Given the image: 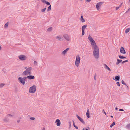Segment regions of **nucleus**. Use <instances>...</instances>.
<instances>
[{
  "instance_id": "obj_31",
  "label": "nucleus",
  "mask_w": 130,
  "mask_h": 130,
  "mask_svg": "<svg viewBox=\"0 0 130 130\" xmlns=\"http://www.w3.org/2000/svg\"><path fill=\"white\" fill-rule=\"evenodd\" d=\"M115 125V122H113L110 125V127L112 128Z\"/></svg>"
},
{
  "instance_id": "obj_55",
  "label": "nucleus",
  "mask_w": 130,
  "mask_h": 130,
  "mask_svg": "<svg viewBox=\"0 0 130 130\" xmlns=\"http://www.w3.org/2000/svg\"><path fill=\"white\" fill-rule=\"evenodd\" d=\"M20 121L19 120H18V121H17V122L18 123H19V122H20Z\"/></svg>"
},
{
  "instance_id": "obj_45",
  "label": "nucleus",
  "mask_w": 130,
  "mask_h": 130,
  "mask_svg": "<svg viewBox=\"0 0 130 130\" xmlns=\"http://www.w3.org/2000/svg\"><path fill=\"white\" fill-rule=\"evenodd\" d=\"M82 130H88V129H86V128H83L82 129Z\"/></svg>"
},
{
  "instance_id": "obj_11",
  "label": "nucleus",
  "mask_w": 130,
  "mask_h": 130,
  "mask_svg": "<svg viewBox=\"0 0 130 130\" xmlns=\"http://www.w3.org/2000/svg\"><path fill=\"white\" fill-rule=\"evenodd\" d=\"M120 52L121 53L124 54H125L126 53L123 47H121L120 48Z\"/></svg>"
},
{
  "instance_id": "obj_22",
  "label": "nucleus",
  "mask_w": 130,
  "mask_h": 130,
  "mask_svg": "<svg viewBox=\"0 0 130 130\" xmlns=\"http://www.w3.org/2000/svg\"><path fill=\"white\" fill-rule=\"evenodd\" d=\"M104 65L106 69H107L109 71L111 70L110 69L106 64H104Z\"/></svg>"
},
{
  "instance_id": "obj_20",
  "label": "nucleus",
  "mask_w": 130,
  "mask_h": 130,
  "mask_svg": "<svg viewBox=\"0 0 130 130\" xmlns=\"http://www.w3.org/2000/svg\"><path fill=\"white\" fill-rule=\"evenodd\" d=\"M88 39L89 40L90 42H91L93 40V39L92 37H91V36H90V35H89L88 36Z\"/></svg>"
},
{
  "instance_id": "obj_43",
  "label": "nucleus",
  "mask_w": 130,
  "mask_h": 130,
  "mask_svg": "<svg viewBox=\"0 0 130 130\" xmlns=\"http://www.w3.org/2000/svg\"><path fill=\"white\" fill-rule=\"evenodd\" d=\"M119 111H124V110L123 109H119Z\"/></svg>"
},
{
  "instance_id": "obj_10",
  "label": "nucleus",
  "mask_w": 130,
  "mask_h": 130,
  "mask_svg": "<svg viewBox=\"0 0 130 130\" xmlns=\"http://www.w3.org/2000/svg\"><path fill=\"white\" fill-rule=\"evenodd\" d=\"M90 42L92 48H93L94 46H97L94 40Z\"/></svg>"
},
{
  "instance_id": "obj_26",
  "label": "nucleus",
  "mask_w": 130,
  "mask_h": 130,
  "mask_svg": "<svg viewBox=\"0 0 130 130\" xmlns=\"http://www.w3.org/2000/svg\"><path fill=\"white\" fill-rule=\"evenodd\" d=\"M130 30V28H128L125 31V33H128L129 31Z\"/></svg>"
},
{
  "instance_id": "obj_38",
  "label": "nucleus",
  "mask_w": 130,
  "mask_h": 130,
  "mask_svg": "<svg viewBox=\"0 0 130 130\" xmlns=\"http://www.w3.org/2000/svg\"><path fill=\"white\" fill-rule=\"evenodd\" d=\"M46 9V8H45L42 9L41 10V11L42 12H44L45 11Z\"/></svg>"
},
{
  "instance_id": "obj_42",
  "label": "nucleus",
  "mask_w": 130,
  "mask_h": 130,
  "mask_svg": "<svg viewBox=\"0 0 130 130\" xmlns=\"http://www.w3.org/2000/svg\"><path fill=\"white\" fill-rule=\"evenodd\" d=\"M30 119L32 120H34L35 119V118L33 117H31Z\"/></svg>"
},
{
  "instance_id": "obj_13",
  "label": "nucleus",
  "mask_w": 130,
  "mask_h": 130,
  "mask_svg": "<svg viewBox=\"0 0 130 130\" xmlns=\"http://www.w3.org/2000/svg\"><path fill=\"white\" fill-rule=\"evenodd\" d=\"M92 48L93 49V52L99 51L98 47L97 46H94Z\"/></svg>"
},
{
  "instance_id": "obj_41",
  "label": "nucleus",
  "mask_w": 130,
  "mask_h": 130,
  "mask_svg": "<svg viewBox=\"0 0 130 130\" xmlns=\"http://www.w3.org/2000/svg\"><path fill=\"white\" fill-rule=\"evenodd\" d=\"M116 83L118 86H120V84L119 82H117Z\"/></svg>"
},
{
  "instance_id": "obj_7",
  "label": "nucleus",
  "mask_w": 130,
  "mask_h": 130,
  "mask_svg": "<svg viewBox=\"0 0 130 130\" xmlns=\"http://www.w3.org/2000/svg\"><path fill=\"white\" fill-rule=\"evenodd\" d=\"M18 80L23 85L25 84V81L24 79H23L21 77H20L18 78Z\"/></svg>"
},
{
  "instance_id": "obj_59",
  "label": "nucleus",
  "mask_w": 130,
  "mask_h": 130,
  "mask_svg": "<svg viewBox=\"0 0 130 130\" xmlns=\"http://www.w3.org/2000/svg\"><path fill=\"white\" fill-rule=\"evenodd\" d=\"M129 2H130V0H129Z\"/></svg>"
},
{
  "instance_id": "obj_46",
  "label": "nucleus",
  "mask_w": 130,
  "mask_h": 130,
  "mask_svg": "<svg viewBox=\"0 0 130 130\" xmlns=\"http://www.w3.org/2000/svg\"><path fill=\"white\" fill-rule=\"evenodd\" d=\"M28 76L27 77H24V78H23V79H24V81H25V79H26V78H28Z\"/></svg>"
},
{
  "instance_id": "obj_35",
  "label": "nucleus",
  "mask_w": 130,
  "mask_h": 130,
  "mask_svg": "<svg viewBox=\"0 0 130 130\" xmlns=\"http://www.w3.org/2000/svg\"><path fill=\"white\" fill-rule=\"evenodd\" d=\"M73 125L74 127H75L76 129H78V127L77 126H76L74 124V121H73Z\"/></svg>"
},
{
  "instance_id": "obj_24",
  "label": "nucleus",
  "mask_w": 130,
  "mask_h": 130,
  "mask_svg": "<svg viewBox=\"0 0 130 130\" xmlns=\"http://www.w3.org/2000/svg\"><path fill=\"white\" fill-rule=\"evenodd\" d=\"M119 58H120L122 59L126 58L125 57L122 56L121 55H119Z\"/></svg>"
},
{
  "instance_id": "obj_57",
  "label": "nucleus",
  "mask_w": 130,
  "mask_h": 130,
  "mask_svg": "<svg viewBox=\"0 0 130 130\" xmlns=\"http://www.w3.org/2000/svg\"><path fill=\"white\" fill-rule=\"evenodd\" d=\"M118 109V108L117 107H116L115 108V110H117Z\"/></svg>"
},
{
  "instance_id": "obj_29",
  "label": "nucleus",
  "mask_w": 130,
  "mask_h": 130,
  "mask_svg": "<svg viewBox=\"0 0 130 130\" xmlns=\"http://www.w3.org/2000/svg\"><path fill=\"white\" fill-rule=\"evenodd\" d=\"M52 30V27H49L48 29H47V31H51Z\"/></svg>"
},
{
  "instance_id": "obj_39",
  "label": "nucleus",
  "mask_w": 130,
  "mask_h": 130,
  "mask_svg": "<svg viewBox=\"0 0 130 130\" xmlns=\"http://www.w3.org/2000/svg\"><path fill=\"white\" fill-rule=\"evenodd\" d=\"M82 30V36H83L84 35V34H85V32H84V30Z\"/></svg>"
},
{
  "instance_id": "obj_58",
  "label": "nucleus",
  "mask_w": 130,
  "mask_h": 130,
  "mask_svg": "<svg viewBox=\"0 0 130 130\" xmlns=\"http://www.w3.org/2000/svg\"><path fill=\"white\" fill-rule=\"evenodd\" d=\"M111 118H113V116H112V115H111Z\"/></svg>"
},
{
  "instance_id": "obj_17",
  "label": "nucleus",
  "mask_w": 130,
  "mask_h": 130,
  "mask_svg": "<svg viewBox=\"0 0 130 130\" xmlns=\"http://www.w3.org/2000/svg\"><path fill=\"white\" fill-rule=\"evenodd\" d=\"M41 2L43 3H45L47 4V5H50V3L47 1H46L45 0H41Z\"/></svg>"
},
{
  "instance_id": "obj_52",
  "label": "nucleus",
  "mask_w": 130,
  "mask_h": 130,
  "mask_svg": "<svg viewBox=\"0 0 130 130\" xmlns=\"http://www.w3.org/2000/svg\"><path fill=\"white\" fill-rule=\"evenodd\" d=\"M25 69H26L27 70L28 69V68L27 67H25L24 68Z\"/></svg>"
},
{
  "instance_id": "obj_3",
  "label": "nucleus",
  "mask_w": 130,
  "mask_h": 130,
  "mask_svg": "<svg viewBox=\"0 0 130 130\" xmlns=\"http://www.w3.org/2000/svg\"><path fill=\"white\" fill-rule=\"evenodd\" d=\"M36 86L35 85H33L30 88L29 92L31 93H34L36 92Z\"/></svg>"
},
{
  "instance_id": "obj_18",
  "label": "nucleus",
  "mask_w": 130,
  "mask_h": 130,
  "mask_svg": "<svg viewBox=\"0 0 130 130\" xmlns=\"http://www.w3.org/2000/svg\"><path fill=\"white\" fill-rule=\"evenodd\" d=\"M69 48H68L66 49L65 50L63 51L62 53V54H63L65 55L66 53L67 52L68 50H69Z\"/></svg>"
},
{
  "instance_id": "obj_36",
  "label": "nucleus",
  "mask_w": 130,
  "mask_h": 130,
  "mask_svg": "<svg viewBox=\"0 0 130 130\" xmlns=\"http://www.w3.org/2000/svg\"><path fill=\"white\" fill-rule=\"evenodd\" d=\"M121 82L122 84H124L126 86L127 85L124 82L123 80H122Z\"/></svg>"
},
{
  "instance_id": "obj_15",
  "label": "nucleus",
  "mask_w": 130,
  "mask_h": 130,
  "mask_svg": "<svg viewBox=\"0 0 130 130\" xmlns=\"http://www.w3.org/2000/svg\"><path fill=\"white\" fill-rule=\"evenodd\" d=\"M28 78L29 79H32L35 78L34 76L33 75H29L28 76Z\"/></svg>"
},
{
  "instance_id": "obj_56",
  "label": "nucleus",
  "mask_w": 130,
  "mask_h": 130,
  "mask_svg": "<svg viewBox=\"0 0 130 130\" xmlns=\"http://www.w3.org/2000/svg\"><path fill=\"white\" fill-rule=\"evenodd\" d=\"M122 4H121L119 5V8H120V7H121V5H122Z\"/></svg>"
},
{
  "instance_id": "obj_25",
  "label": "nucleus",
  "mask_w": 130,
  "mask_h": 130,
  "mask_svg": "<svg viewBox=\"0 0 130 130\" xmlns=\"http://www.w3.org/2000/svg\"><path fill=\"white\" fill-rule=\"evenodd\" d=\"M96 6L97 10H99L100 9L99 7H100V6L97 3V4L96 5Z\"/></svg>"
},
{
  "instance_id": "obj_28",
  "label": "nucleus",
  "mask_w": 130,
  "mask_h": 130,
  "mask_svg": "<svg viewBox=\"0 0 130 130\" xmlns=\"http://www.w3.org/2000/svg\"><path fill=\"white\" fill-rule=\"evenodd\" d=\"M103 2H99L98 3V4L100 6L101 5L103 4Z\"/></svg>"
},
{
  "instance_id": "obj_48",
  "label": "nucleus",
  "mask_w": 130,
  "mask_h": 130,
  "mask_svg": "<svg viewBox=\"0 0 130 130\" xmlns=\"http://www.w3.org/2000/svg\"><path fill=\"white\" fill-rule=\"evenodd\" d=\"M89 109H88L87 110V112L86 113H89Z\"/></svg>"
},
{
  "instance_id": "obj_33",
  "label": "nucleus",
  "mask_w": 130,
  "mask_h": 130,
  "mask_svg": "<svg viewBox=\"0 0 130 130\" xmlns=\"http://www.w3.org/2000/svg\"><path fill=\"white\" fill-rule=\"evenodd\" d=\"M4 85V84L3 83L0 84V88L2 87Z\"/></svg>"
},
{
  "instance_id": "obj_8",
  "label": "nucleus",
  "mask_w": 130,
  "mask_h": 130,
  "mask_svg": "<svg viewBox=\"0 0 130 130\" xmlns=\"http://www.w3.org/2000/svg\"><path fill=\"white\" fill-rule=\"evenodd\" d=\"M63 36L65 40L68 41H69L70 39L69 36L67 34H64Z\"/></svg>"
},
{
  "instance_id": "obj_9",
  "label": "nucleus",
  "mask_w": 130,
  "mask_h": 130,
  "mask_svg": "<svg viewBox=\"0 0 130 130\" xmlns=\"http://www.w3.org/2000/svg\"><path fill=\"white\" fill-rule=\"evenodd\" d=\"M76 116L77 118L83 124H85V122L84 121L83 119L81 118L80 116H79L78 115L76 114Z\"/></svg>"
},
{
  "instance_id": "obj_30",
  "label": "nucleus",
  "mask_w": 130,
  "mask_h": 130,
  "mask_svg": "<svg viewBox=\"0 0 130 130\" xmlns=\"http://www.w3.org/2000/svg\"><path fill=\"white\" fill-rule=\"evenodd\" d=\"M126 127L128 129H130V124H128L126 126Z\"/></svg>"
},
{
  "instance_id": "obj_37",
  "label": "nucleus",
  "mask_w": 130,
  "mask_h": 130,
  "mask_svg": "<svg viewBox=\"0 0 130 130\" xmlns=\"http://www.w3.org/2000/svg\"><path fill=\"white\" fill-rule=\"evenodd\" d=\"M86 115L87 118H90V116L89 115V113H86Z\"/></svg>"
},
{
  "instance_id": "obj_32",
  "label": "nucleus",
  "mask_w": 130,
  "mask_h": 130,
  "mask_svg": "<svg viewBox=\"0 0 130 130\" xmlns=\"http://www.w3.org/2000/svg\"><path fill=\"white\" fill-rule=\"evenodd\" d=\"M128 60H125V61H122V62L121 63H122V64H124V63H125L126 62H128Z\"/></svg>"
},
{
  "instance_id": "obj_16",
  "label": "nucleus",
  "mask_w": 130,
  "mask_h": 130,
  "mask_svg": "<svg viewBox=\"0 0 130 130\" xmlns=\"http://www.w3.org/2000/svg\"><path fill=\"white\" fill-rule=\"evenodd\" d=\"M120 79V77L118 76H116L115 77V79L113 78V79L116 81H119Z\"/></svg>"
},
{
  "instance_id": "obj_50",
  "label": "nucleus",
  "mask_w": 130,
  "mask_h": 130,
  "mask_svg": "<svg viewBox=\"0 0 130 130\" xmlns=\"http://www.w3.org/2000/svg\"><path fill=\"white\" fill-rule=\"evenodd\" d=\"M91 0H86V2H90Z\"/></svg>"
},
{
  "instance_id": "obj_27",
  "label": "nucleus",
  "mask_w": 130,
  "mask_h": 130,
  "mask_svg": "<svg viewBox=\"0 0 130 130\" xmlns=\"http://www.w3.org/2000/svg\"><path fill=\"white\" fill-rule=\"evenodd\" d=\"M51 5H50L48 8L47 11H48L50 10L51 9Z\"/></svg>"
},
{
  "instance_id": "obj_44",
  "label": "nucleus",
  "mask_w": 130,
  "mask_h": 130,
  "mask_svg": "<svg viewBox=\"0 0 130 130\" xmlns=\"http://www.w3.org/2000/svg\"><path fill=\"white\" fill-rule=\"evenodd\" d=\"M130 11V8L128 9L127 11H126V13H127L128 11Z\"/></svg>"
},
{
  "instance_id": "obj_2",
  "label": "nucleus",
  "mask_w": 130,
  "mask_h": 130,
  "mask_svg": "<svg viewBox=\"0 0 130 130\" xmlns=\"http://www.w3.org/2000/svg\"><path fill=\"white\" fill-rule=\"evenodd\" d=\"M80 57L79 55H77L76 56V60L75 61V64L77 67H78L80 64Z\"/></svg>"
},
{
  "instance_id": "obj_1",
  "label": "nucleus",
  "mask_w": 130,
  "mask_h": 130,
  "mask_svg": "<svg viewBox=\"0 0 130 130\" xmlns=\"http://www.w3.org/2000/svg\"><path fill=\"white\" fill-rule=\"evenodd\" d=\"M32 69V68L31 67H30L28 68V69L24 71L23 73V75H26L27 74L29 75H31L32 73L31 72Z\"/></svg>"
},
{
  "instance_id": "obj_14",
  "label": "nucleus",
  "mask_w": 130,
  "mask_h": 130,
  "mask_svg": "<svg viewBox=\"0 0 130 130\" xmlns=\"http://www.w3.org/2000/svg\"><path fill=\"white\" fill-rule=\"evenodd\" d=\"M56 38L60 41H62L63 40V38L61 37L60 36H57Z\"/></svg>"
},
{
  "instance_id": "obj_23",
  "label": "nucleus",
  "mask_w": 130,
  "mask_h": 130,
  "mask_svg": "<svg viewBox=\"0 0 130 130\" xmlns=\"http://www.w3.org/2000/svg\"><path fill=\"white\" fill-rule=\"evenodd\" d=\"M80 19L82 22H85V20L83 18V16L82 15L81 16Z\"/></svg>"
},
{
  "instance_id": "obj_53",
  "label": "nucleus",
  "mask_w": 130,
  "mask_h": 130,
  "mask_svg": "<svg viewBox=\"0 0 130 130\" xmlns=\"http://www.w3.org/2000/svg\"><path fill=\"white\" fill-rule=\"evenodd\" d=\"M94 79L95 80H96V77H94Z\"/></svg>"
},
{
  "instance_id": "obj_4",
  "label": "nucleus",
  "mask_w": 130,
  "mask_h": 130,
  "mask_svg": "<svg viewBox=\"0 0 130 130\" xmlns=\"http://www.w3.org/2000/svg\"><path fill=\"white\" fill-rule=\"evenodd\" d=\"M13 117V115L10 114H8L3 119L4 121L5 122H8L9 121V119L8 117H9L10 118L12 117Z\"/></svg>"
},
{
  "instance_id": "obj_6",
  "label": "nucleus",
  "mask_w": 130,
  "mask_h": 130,
  "mask_svg": "<svg viewBox=\"0 0 130 130\" xmlns=\"http://www.w3.org/2000/svg\"><path fill=\"white\" fill-rule=\"evenodd\" d=\"M99 53V51L93 52V54L96 58L98 59V58Z\"/></svg>"
},
{
  "instance_id": "obj_12",
  "label": "nucleus",
  "mask_w": 130,
  "mask_h": 130,
  "mask_svg": "<svg viewBox=\"0 0 130 130\" xmlns=\"http://www.w3.org/2000/svg\"><path fill=\"white\" fill-rule=\"evenodd\" d=\"M55 122H57L56 125L57 126H59L60 125L61 123L60 120L58 119H57L56 120Z\"/></svg>"
},
{
  "instance_id": "obj_34",
  "label": "nucleus",
  "mask_w": 130,
  "mask_h": 130,
  "mask_svg": "<svg viewBox=\"0 0 130 130\" xmlns=\"http://www.w3.org/2000/svg\"><path fill=\"white\" fill-rule=\"evenodd\" d=\"M8 23H6L5 25H4V27H5V28H6V27H7L8 26Z\"/></svg>"
},
{
  "instance_id": "obj_5",
  "label": "nucleus",
  "mask_w": 130,
  "mask_h": 130,
  "mask_svg": "<svg viewBox=\"0 0 130 130\" xmlns=\"http://www.w3.org/2000/svg\"><path fill=\"white\" fill-rule=\"evenodd\" d=\"M19 59L21 60H24L26 59V57L24 55H21L18 57Z\"/></svg>"
},
{
  "instance_id": "obj_47",
  "label": "nucleus",
  "mask_w": 130,
  "mask_h": 130,
  "mask_svg": "<svg viewBox=\"0 0 130 130\" xmlns=\"http://www.w3.org/2000/svg\"><path fill=\"white\" fill-rule=\"evenodd\" d=\"M119 8V7H116V10H117Z\"/></svg>"
},
{
  "instance_id": "obj_54",
  "label": "nucleus",
  "mask_w": 130,
  "mask_h": 130,
  "mask_svg": "<svg viewBox=\"0 0 130 130\" xmlns=\"http://www.w3.org/2000/svg\"><path fill=\"white\" fill-rule=\"evenodd\" d=\"M42 130H45V128H44V127L42 129Z\"/></svg>"
},
{
  "instance_id": "obj_40",
  "label": "nucleus",
  "mask_w": 130,
  "mask_h": 130,
  "mask_svg": "<svg viewBox=\"0 0 130 130\" xmlns=\"http://www.w3.org/2000/svg\"><path fill=\"white\" fill-rule=\"evenodd\" d=\"M34 64L35 65H37V62L36 61H34Z\"/></svg>"
},
{
  "instance_id": "obj_60",
  "label": "nucleus",
  "mask_w": 130,
  "mask_h": 130,
  "mask_svg": "<svg viewBox=\"0 0 130 130\" xmlns=\"http://www.w3.org/2000/svg\"><path fill=\"white\" fill-rule=\"evenodd\" d=\"M88 128H89V127Z\"/></svg>"
},
{
  "instance_id": "obj_49",
  "label": "nucleus",
  "mask_w": 130,
  "mask_h": 130,
  "mask_svg": "<svg viewBox=\"0 0 130 130\" xmlns=\"http://www.w3.org/2000/svg\"><path fill=\"white\" fill-rule=\"evenodd\" d=\"M103 111H104V112H104V114H105L106 115H107V114H106V112H105L104 111V110H103Z\"/></svg>"
},
{
  "instance_id": "obj_19",
  "label": "nucleus",
  "mask_w": 130,
  "mask_h": 130,
  "mask_svg": "<svg viewBox=\"0 0 130 130\" xmlns=\"http://www.w3.org/2000/svg\"><path fill=\"white\" fill-rule=\"evenodd\" d=\"M122 61V60L117 59V61L116 63V64L117 65H118Z\"/></svg>"
},
{
  "instance_id": "obj_51",
  "label": "nucleus",
  "mask_w": 130,
  "mask_h": 130,
  "mask_svg": "<svg viewBox=\"0 0 130 130\" xmlns=\"http://www.w3.org/2000/svg\"><path fill=\"white\" fill-rule=\"evenodd\" d=\"M97 76V75L96 73H95V74L94 75V77H96Z\"/></svg>"
},
{
  "instance_id": "obj_21",
  "label": "nucleus",
  "mask_w": 130,
  "mask_h": 130,
  "mask_svg": "<svg viewBox=\"0 0 130 130\" xmlns=\"http://www.w3.org/2000/svg\"><path fill=\"white\" fill-rule=\"evenodd\" d=\"M87 26V25H85L83 26L82 27V30H84L85 28Z\"/></svg>"
}]
</instances>
